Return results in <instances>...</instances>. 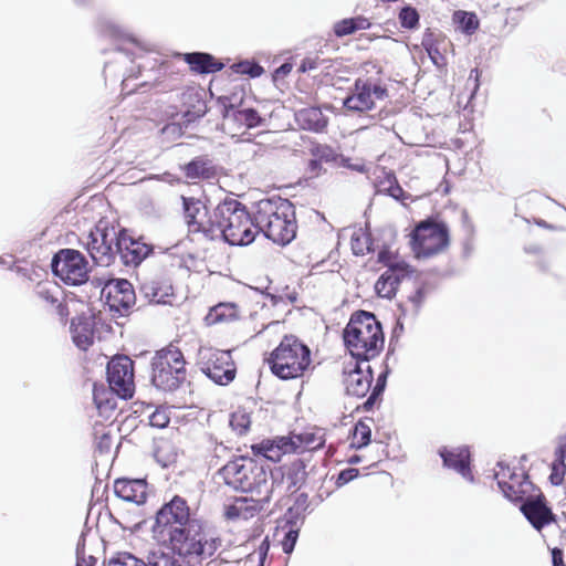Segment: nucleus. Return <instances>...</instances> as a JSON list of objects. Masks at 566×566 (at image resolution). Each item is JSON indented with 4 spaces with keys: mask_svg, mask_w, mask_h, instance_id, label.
<instances>
[{
    "mask_svg": "<svg viewBox=\"0 0 566 566\" xmlns=\"http://www.w3.org/2000/svg\"><path fill=\"white\" fill-rule=\"evenodd\" d=\"M373 371L369 361L357 360L354 368L345 370L344 385L346 392L354 397H365L370 390Z\"/></svg>",
    "mask_w": 566,
    "mask_h": 566,
    "instance_id": "obj_18",
    "label": "nucleus"
},
{
    "mask_svg": "<svg viewBox=\"0 0 566 566\" xmlns=\"http://www.w3.org/2000/svg\"><path fill=\"white\" fill-rule=\"evenodd\" d=\"M169 449H172V446H171L169 442H163V443L157 448V454H158V455H161L166 450H169Z\"/></svg>",
    "mask_w": 566,
    "mask_h": 566,
    "instance_id": "obj_64",
    "label": "nucleus"
},
{
    "mask_svg": "<svg viewBox=\"0 0 566 566\" xmlns=\"http://www.w3.org/2000/svg\"><path fill=\"white\" fill-rule=\"evenodd\" d=\"M256 231L276 244L286 245L296 235L294 206L287 199L274 197L260 200L254 212Z\"/></svg>",
    "mask_w": 566,
    "mask_h": 566,
    "instance_id": "obj_5",
    "label": "nucleus"
},
{
    "mask_svg": "<svg viewBox=\"0 0 566 566\" xmlns=\"http://www.w3.org/2000/svg\"><path fill=\"white\" fill-rule=\"evenodd\" d=\"M169 552L153 553L150 566H202L221 545V539L166 542Z\"/></svg>",
    "mask_w": 566,
    "mask_h": 566,
    "instance_id": "obj_8",
    "label": "nucleus"
},
{
    "mask_svg": "<svg viewBox=\"0 0 566 566\" xmlns=\"http://www.w3.org/2000/svg\"><path fill=\"white\" fill-rule=\"evenodd\" d=\"M294 439L297 446V454L318 450L325 444V434L319 429L294 433Z\"/></svg>",
    "mask_w": 566,
    "mask_h": 566,
    "instance_id": "obj_30",
    "label": "nucleus"
},
{
    "mask_svg": "<svg viewBox=\"0 0 566 566\" xmlns=\"http://www.w3.org/2000/svg\"><path fill=\"white\" fill-rule=\"evenodd\" d=\"M440 455L443 459L444 465L454 469L463 478L469 479L471 481L473 480L472 472L470 469V452L468 449H443L440 452Z\"/></svg>",
    "mask_w": 566,
    "mask_h": 566,
    "instance_id": "obj_27",
    "label": "nucleus"
},
{
    "mask_svg": "<svg viewBox=\"0 0 566 566\" xmlns=\"http://www.w3.org/2000/svg\"><path fill=\"white\" fill-rule=\"evenodd\" d=\"M140 294L149 304L171 305L175 297L172 285L164 276L145 281L139 289Z\"/></svg>",
    "mask_w": 566,
    "mask_h": 566,
    "instance_id": "obj_20",
    "label": "nucleus"
},
{
    "mask_svg": "<svg viewBox=\"0 0 566 566\" xmlns=\"http://www.w3.org/2000/svg\"><path fill=\"white\" fill-rule=\"evenodd\" d=\"M264 361L277 378L296 379L304 376L312 363L311 349L295 335H285Z\"/></svg>",
    "mask_w": 566,
    "mask_h": 566,
    "instance_id": "obj_7",
    "label": "nucleus"
},
{
    "mask_svg": "<svg viewBox=\"0 0 566 566\" xmlns=\"http://www.w3.org/2000/svg\"><path fill=\"white\" fill-rule=\"evenodd\" d=\"M99 33L106 39L115 43L112 51L113 57L105 61V76H116L122 73L123 63L127 61L134 62L139 59L142 62L137 64L138 74L143 71H153L161 64L159 60L149 53H144L138 40L123 25L112 18H101L97 23Z\"/></svg>",
    "mask_w": 566,
    "mask_h": 566,
    "instance_id": "obj_3",
    "label": "nucleus"
},
{
    "mask_svg": "<svg viewBox=\"0 0 566 566\" xmlns=\"http://www.w3.org/2000/svg\"><path fill=\"white\" fill-rule=\"evenodd\" d=\"M306 467L303 459H295L277 469L281 472L282 482L286 485L287 491L294 493L305 484L307 480Z\"/></svg>",
    "mask_w": 566,
    "mask_h": 566,
    "instance_id": "obj_24",
    "label": "nucleus"
},
{
    "mask_svg": "<svg viewBox=\"0 0 566 566\" xmlns=\"http://www.w3.org/2000/svg\"><path fill=\"white\" fill-rule=\"evenodd\" d=\"M243 150L247 154H252L253 156H256V155H262L263 151L265 150V148H264V146H262L260 144H254V143H251L250 140H248L243 144Z\"/></svg>",
    "mask_w": 566,
    "mask_h": 566,
    "instance_id": "obj_56",
    "label": "nucleus"
},
{
    "mask_svg": "<svg viewBox=\"0 0 566 566\" xmlns=\"http://www.w3.org/2000/svg\"><path fill=\"white\" fill-rule=\"evenodd\" d=\"M552 562L553 566H566L564 563V552L558 547L552 549Z\"/></svg>",
    "mask_w": 566,
    "mask_h": 566,
    "instance_id": "obj_59",
    "label": "nucleus"
},
{
    "mask_svg": "<svg viewBox=\"0 0 566 566\" xmlns=\"http://www.w3.org/2000/svg\"><path fill=\"white\" fill-rule=\"evenodd\" d=\"M424 293L422 289H417L413 295L409 296L406 304L400 305L402 315H407V307L411 308L412 314H417L418 308L421 306Z\"/></svg>",
    "mask_w": 566,
    "mask_h": 566,
    "instance_id": "obj_50",
    "label": "nucleus"
},
{
    "mask_svg": "<svg viewBox=\"0 0 566 566\" xmlns=\"http://www.w3.org/2000/svg\"><path fill=\"white\" fill-rule=\"evenodd\" d=\"M185 219L190 233L202 234L208 240L222 239L230 245L252 243L258 234L254 216L235 199H226L212 212L198 199L182 197Z\"/></svg>",
    "mask_w": 566,
    "mask_h": 566,
    "instance_id": "obj_1",
    "label": "nucleus"
},
{
    "mask_svg": "<svg viewBox=\"0 0 566 566\" xmlns=\"http://www.w3.org/2000/svg\"><path fill=\"white\" fill-rule=\"evenodd\" d=\"M114 492L126 502L143 504L147 499V483L140 479L119 478L114 482Z\"/></svg>",
    "mask_w": 566,
    "mask_h": 566,
    "instance_id": "obj_22",
    "label": "nucleus"
},
{
    "mask_svg": "<svg viewBox=\"0 0 566 566\" xmlns=\"http://www.w3.org/2000/svg\"><path fill=\"white\" fill-rule=\"evenodd\" d=\"M321 164H322V161H321V160H318V158H315V157H314L313 159H311V160H310V163H308V168H310V170H311L313 174L318 175V174H319V170H321V168H322V167H321Z\"/></svg>",
    "mask_w": 566,
    "mask_h": 566,
    "instance_id": "obj_62",
    "label": "nucleus"
},
{
    "mask_svg": "<svg viewBox=\"0 0 566 566\" xmlns=\"http://www.w3.org/2000/svg\"><path fill=\"white\" fill-rule=\"evenodd\" d=\"M344 342L357 360L367 363L377 357L385 344L380 321H348L344 329Z\"/></svg>",
    "mask_w": 566,
    "mask_h": 566,
    "instance_id": "obj_9",
    "label": "nucleus"
},
{
    "mask_svg": "<svg viewBox=\"0 0 566 566\" xmlns=\"http://www.w3.org/2000/svg\"><path fill=\"white\" fill-rule=\"evenodd\" d=\"M86 250L92 260L109 266L118 256L126 266H138L154 251L153 245L134 238L127 229L95 227L87 237Z\"/></svg>",
    "mask_w": 566,
    "mask_h": 566,
    "instance_id": "obj_2",
    "label": "nucleus"
},
{
    "mask_svg": "<svg viewBox=\"0 0 566 566\" xmlns=\"http://www.w3.org/2000/svg\"><path fill=\"white\" fill-rule=\"evenodd\" d=\"M184 172L187 178L197 179V178H210L213 175V167L211 161L205 157L199 156L193 158L184 167Z\"/></svg>",
    "mask_w": 566,
    "mask_h": 566,
    "instance_id": "obj_32",
    "label": "nucleus"
},
{
    "mask_svg": "<svg viewBox=\"0 0 566 566\" xmlns=\"http://www.w3.org/2000/svg\"><path fill=\"white\" fill-rule=\"evenodd\" d=\"M449 242L448 226L433 219L420 221L411 232L410 244L418 259L439 254L449 245Z\"/></svg>",
    "mask_w": 566,
    "mask_h": 566,
    "instance_id": "obj_11",
    "label": "nucleus"
},
{
    "mask_svg": "<svg viewBox=\"0 0 566 566\" xmlns=\"http://www.w3.org/2000/svg\"><path fill=\"white\" fill-rule=\"evenodd\" d=\"M370 419L358 420L352 432L349 447L353 449H361L370 443L371 440V428Z\"/></svg>",
    "mask_w": 566,
    "mask_h": 566,
    "instance_id": "obj_33",
    "label": "nucleus"
},
{
    "mask_svg": "<svg viewBox=\"0 0 566 566\" xmlns=\"http://www.w3.org/2000/svg\"><path fill=\"white\" fill-rule=\"evenodd\" d=\"M52 272L69 285H81L88 280L87 261L77 250L62 249L51 261Z\"/></svg>",
    "mask_w": 566,
    "mask_h": 566,
    "instance_id": "obj_12",
    "label": "nucleus"
},
{
    "mask_svg": "<svg viewBox=\"0 0 566 566\" xmlns=\"http://www.w3.org/2000/svg\"><path fill=\"white\" fill-rule=\"evenodd\" d=\"M311 155L318 158L322 163L335 164V160L339 158V154L331 146L316 144L311 149Z\"/></svg>",
    "mask_w": 566,
    "mask_h": 566,
    "instance_id": "obj_41",
    "label": "nucleus"
},
{
    "mask_svg": "<svg viewBox=\"0 0 566 566\" xmlns=\"http://www.w3.org/2000/svg\"><path fill=\"white\" fill-rule=\"evenodd\" d=\"M555 459L565 461L566 460V434L558 438V446L555 450Z\"/></svg>",
    "mask_w": 566,
    "mask_h": 566,
    "instance_id": "obj_55",
    "label": "nucleus"
},
{
    "mask_svg": "<svg viewBox=\"0 0 566 566\" xmlns=\"http://www.w3.org/2000/svg\"><path fill=\"white\" fill-rule=\"evenodd\" d=\"M224 125L233 128H254L263 123V118L251 107L241 108L234 105H224L223 107Z\"/></svg>",
    "mask_w": 566,
    "mask_h": 566,
    "instance_id": "obj_21",
    "label": "nucleus"
},
{
    "mask_svg": "<svg viewBox=\"0 0 566 566\" xmlns=\"http://www.w3.org/2000/svg\"><path fill=\"white\" fill-rule=\"evenodd\" d=\"M35 294L39 298L49 304H57L59 295L61 294L60 286L51 282H41L35 287Z\"/></svg>",
    "mask_w": 566,
    "mask_h": 566,
    "instance_id": "obj_37",
    "label": "nucleus"
},
{
    "mask_svg": "<svg viewBox=\"0 0 566 566\" xmlns=\"http://www.w3.org/2000/svg\"><path fill=\"white\" fill-rule=\"evenodd\" d=\"M106 374L112 392L123 399H130L134 396V361L128 356H114L107 364Z\"/></svg>",
    "mask_w": 566,
    "mask_h": 566,
    "instance_id": "obj_14",
    "label": "nucleus"
},
{
    "mask_svg": "<svg viewBox=\"0 0 566 566\" xmlns=\"http://www.w3.org/2000/svg\"><path fill=\"white\" fill-rule=\"evenodd\" d=\"M182 59L190 70L198 74L216 73L224 67L222 62L217 61L213 55L206 52L184 53Z\"/></svg>",
    "mask_w": 566,
    "mask_h": 566,
    "instance_id": "obj_25",
    "label": "nucleus"
},
{
    "mask_svg": "<svg viewBox=\"0 0 566 566\" xmlns=\"http://www.w3.org/2000/svg\"><path fill=\"white\" fill-rule=\"evenodd\" d=\"M170 422V416L167 409L156 408L155 411L149 416V424L154 428L163 429L166 428Z\"/></svg>",
    "mask_w": 566,
    "mask_h": 566,
    "instance_id": "obj_48",
    "label": "nucleus"
},
{
    "mask_svg": "<svg viewBox=\"0 0 566 566\" xmlns=\"http://www.w3.org/2000/svg\"><path fill=\"white\" fill-rule=\"evenodd\" d=\"M399 22L405 29H415L419 23L418 11L410 6L403 7L399 12Z\"/></svg>",
    "mask_w": 566,
    "mask_h": 566,
    "instance_id": "obj_46",
    "label": "nucleus"
},
{
    "mask_svg": "<svg viewBox=\"0 0 566 566\" xmlns=\"http://www.w3.org/2000/svg\"><path fill=\"white\" fill-rule=\"evenodd\" d=\"M334 166L349 168V169L358 171V172L365 171L364 164L353 165V164H350V159L348 157L343 156L342 154H339V158L337 160H335Z\"/></svg>",
    "mask_w": 566,
    "mask_h": 566,
    "instance_id": "obj_53",
    "label": "nucleus"
},
{
    "mask_svg": "<svg viewBox=\"0 0 566 566\" xmlns=\"http://www.w3.org/2000/svg\"><path fill=\"white\" fill-rule=\"evenodd\" d=\"M566 474V463L565 461L554 460L552 464V472L549 475V481L553 485H560L564 481Z\"/></svg>",
    "mask_w": 566,
    "mask_h": 566,
    "instance_id": "obj_51",
    "label": "nucleus"
},
{
    "mask_svg": "<svg viewBox=\"0 0 566 566\" xmlns=\"http://www.w3.org/2000/svg\"><path fill=\"white\" fill-rule=\"evenodd\" d=\"M453 21L465 34H473L479 28V19L473 12L458 10L453 13Z\"/></svg>",
    "mask_w": 566,
    "mask_h": 566,
    "instance_id": "obj_35",
    "label": "nucleus"
},
{
    "mask_svg": "<svg viewBox=\"0 0 566 566\" xmlns=\"http://www.w3.org/2000/svg\"><path fill=\"white\" fill-rule=\"evenodd\" d=\"M106 566H148L143 559L128 552H119L111 557Z\"/></svg>",
    "mask_w": 566,
    "mask_h": 566,
    "instance_id": "obj_42",
    "label": "nucleus"
},
{
    "mask_svg": "<svg viewBox=\"0 0 566 566\" xmlns=\"http://www.w3.org/2000/svg\"><path fill=\"white\" fill-rule=\"evenodd\" d=\"M375 187L377 193L390 196L398 201H403L409 198V195L400 187L392 172H384L382 178L376 181Z\"/></svg>",
    "mask_w": 566,
    "mask_h": 566,
    "instance_id": "obj_31",
    "label": "nucleus"
},
{
    "mask_svg": "<svg viewBox=\"0 0 566 566\" xmlns=\"http://www.w3.org/2000/svg\"><path fill=\"white\" fill-rule=\"evenodd\" d=\"M136 301V295L133 285L125 279L116 280L109 291V306L111 308L119 307L127 311Z\"/></svg>",
    "mask_w": 566,
    "mask_h": 566,
    "instance_id": "obj_26",
    "label": "nucleus"
},
{
    "mask_svg": "<svg viewBox=\"0 0 566 566\" xmlns=\"http://www.w3.org/2000/svg\"><path fill=\"white\" fill-rule=\"evenodd\" d=\"M378 261L388 266L375 283V291L378 296L391 298L397 291L398 284L409 277L411 270L405 261H391L388 251H380Z\"/></svg>",
    "mask_w": 566,
    "mask_h": 566,
    "instance_id": "obj_16",
    "label": "nucleus"
},
{
    "mask_svg": "<svg viewBox=\"0 0 566 566\" xmlns=\"http://www.w3.org/2000/svg\"><path fill=\"white\" fill-rule=\"evenodd\" d=\"M333 32L337 38L352 35L356 32L353 18H345L334 23Z\"/></svg>",
    "mask_w": 566,
    "mask_h": 566,
    "instance_id": "obj_49",
    "label": "nucleus"
},
{
    "mask_svg": "<svg viewBox=\"0 0 566 566\" xmlns=\"http://www.w3.org/2000/svg\"><path fill=\"white\" fill-rule=\"evenodd\" d=\"M274 440L277 444L282 458L286 454H297V446L294 439V432H291L289 436H276L274 437Z\"/></svg>",
    "mask_w": 566,
    "mask_h": 566,
    "instance_id": "obj_45",
    "label": "nucleus"
},
{
    "mask_svg": "<svg viewBox=\"0 0 566 566\" xmlns=\"http://www.w3.org/2000/svg\"><path fill=\"white\" fill-rule=\"evenodd\" d=\"M186 379V360L178 347L170 344L167 348L157 352L153 360L154 386L164 391H175Z\"/></svg>",
    "mask_w": 566,
    "mask_h": 566,
    "instance_id": "obj_10",
    "label": "nucleus"
},
{
    "mask_svg": "<svg viewBox=\"0 0 566 566\" xmlns=\"http://www.w3.org/2000/svg\"><path fill=\"white\" fill-rule=\"evenodd\" d=\"M332 66V60L323 59L318 54L308 55L304 57L298 66L302 73L321 70L322 73L328 74V69Z\"/></svg>",
    "mask_w": 566,
    "mask_h": 566,
    "instance_id": "obj_36",
    "label": "nucleus"
},
{
    "mask_svg": "<svg viewBox=\"0 0 566 566\" xmlns=\"http://www.w3.org/2000/svg\"><path fill=\"white\" fill-rule=\"evenodd\" d=\"M422 45L428 52V55L430 56L433 64L439 66L440 64L444 63V59L439 51L438 44L433 43L432 41V33L424 34Z\"/></svg>",
    "mask_w": 566,
    "mask_h": 566,
    "instance_id": "obj_47",
    "label": "nucleus"
},
{
    "mask_svg": "<svg viewBox=\"0 0 566 566\" xmlns=\"http://www.w3.org/2000/svg\"><path fill=\"white\" fill-rule=\"evenodd\" d=\"M230 426L238 434H245L251 426L250 413L244 409H237L231 413Z\"/></svg>",
    "mask_w": 566,
    "mask_h": 566,
    "instance_id": "obj_39",
    "label": "nucleus"
},
{
    "mask_svg": "<svg viewBox=\"0 0 566 566\" xmlns=\"http://www.w3.org/2000/svg\"><path fill=\"white\" fill-rule=\"evenodd\" d=\"M251 450L254 455H262L272 462H280L282 459L274 438L263 439L261 442L252 444Z\"/></svg>",
    "mask_w": 566,
    "mask_h": 566,
    "instance_id": "obj_34",
    "label": "nucleus"
},
{
    "mask_svg": "<svg viewBox=\"0 0 566 566\" xmlns=\"http://www.w3.org/2000/svg\"><path fill=\"white\" fill-rule=\"evenodd\" d=\"M153 533L163 543L220 539L219 537L208 536L205 532L193 528L190 507L187 501L179 495H175L158 510L153 526Z\"/></svg>",
    "mask_w": 566,
    "mask_h": 566,
    "instance_id": "obj_4",
    "label": "nucleus"
},
{
    "mask_svg": "<svg viewBox=\"0 0 566 566\" xmlns=\"http://www.w3.org/2000/svg\"><path fill=\"white\" fill-rule=\"evenodd\" d=\"M521 511L531 525L541 531L545 526L556 522V515L547 505L545 495L539 489L531 493L522 501Z\"/></svg>",
    "mask_w": 566,
    "mask_h": 566,
    "instance_id": "obj_17",
    "label": "nucleus"
},
{
    "mask_svg": "<svg viewBox=\"0 0 566 566\" xmlns=\"http://www.w3.org/2000/svg\"><path fill=\"white\" fill-rule=\"evenodd\" d=\"M479 75H480V72H479V70H478V69H473V70H471V73H470V77H469V80L474 78V81H475V83H474V91H475V90H478V87H479V83H478V81H479Z\"/></svg>",
    "mask_w": 566,
    "mask_h": 566,
    "instance_id": "obj_63",
    "label": "nucleus"
},
{
    "mask_svg": "<svg viewBox=\"0 0 566 566\" xmlns=\"http://www.w3.org/2000/svg\"><path fill=\"white\" fill-rule=\"evenodd\" d=\"M353 21L356 32L360 30H368L371 27L369 19L364 15L353 17Z\"/></svg>",
    "mask_w": 566,
    "mask_h": 566,
    "instance_id": "obj_58",
    "label": "nucleus"
},
{
    "mask_svg": "<svg viewBox=\"0 0 566 566\" xmlns=\"http://www.w3.org/2000/svg\"><path fill=\"white\" fill-rule=\"evenodd\" d=\"M93 400L99 412L106 411L107 409H114L115 407V403L112 399L111 389L108 390L103 385H94Z\"/></svg>",
    "mask_w": 566,
    "mask_h": 566,
    "instance_id": "obj_38",
    "label": "nucleus"
},
{
    "mask_svg": "<svg viewBox=\"0 0 566 566\" xmlns=\"http://www.w3.org/2000/svg\"><path fill=\"white\" fill-rule=\"evenodd\" d=\"M238 315L234 303H220L211 307L205 318H238Z\"/></svg>",
    "mask_w": 566,
    "mask_h": 566,
    "instance_id": "obj_43",
    "label": "nucleus"
},
{
    "mask_svg": "<svg viewBox=\"0 0 566 566\" xmlns=\"http://www.w3.org/2000/svg\"><path fill=\"white\" fill-rule=\"evenodd\" d=\"M94 321H72L71 333L75 345L81 349H87L94 340Z\"/></svg>",
    "mask_w": 566,
    "mask_h": 566,
    "instance_id": "obj_29",
    "label": "nucleus"
},
{
    "mask_svg": "<svg viewBox=\"0 0 566 566\" xmlns=\"http://www.w3.org/2000/svg\"><path fill=\"white\" fill-rule=\"evenodd\" d=\"M265 502L264 496L259 500L234 497L231 503L224 505V518L231 522L249 521L260 513Z\"/></svg>",
    "mask_w": 566,
    "mask_h": 566,
    "instance_id": "obj_19",
    "label": "nucleus"
},
{
    "mask_svg": "<svg viewBox=\"0 0 566 566\" xmlns=\"http://www.w3.org/2000/svg\"><path fill=\"white\" fill-rule=\"evenodd\" d=\"M358 475H359L358 469L348 468V469L342 470L337 475L335 484L337 488H342L345 484L349 483L350 481L355 480Z\"/></svg>",
    "mask_w": 566,
    "mask_h": 566,
    "instance_id": "obj_52",
    "label": "nucleus"
},
{
    "mask_svg": "<svg viewBox=\"0 0 566 566\" xmlns=\"http://www.w3.org/2000/svg\"><path fill=\"white\" fill-rule=\"evenodd\" d=\"M231 70L237 74L249 75L250 77H259L264 72V69L258 62L250 60L233 63Z\"/></svg>",
    "mask_w": 566,
    "mask_h": 566,
    "instance_id": "obj_40",
    "label": "nucleus"
},
{
    "mask_svg": "<svg viewBox=\"0 0 566 566\" xmlns=\"http://www.w3.org/2000/svg\"><path fill=\"white\" fill-rule=\"evenodd\" d=\"M497 467L495 479L499 488L510 501L522 502L536 491L528 474L522 468L510 467L502 462Z\"/></svg>",
    "mask_w": 566,
    "mask_h": 566,
    "instance_id": "obj_13",
    "label": "nucleus"
},
{
    "mask_svg": "<svg viewBox=\"0 0 566 566\" xmlns=\"http://www.w3.org/2000/svg\"><path fill=\"white\" fill-rule=\"evenodd\" d=\"M382 390V385H379V382L375 386L371 395L368 397V399L364 402L363 407L366 411L370 410L378 397V395Z\"/></svg>",
    "mask_w": 566,
    "mask_h": 566,
    "instance_id": "obj_57",
    "label": "nucleus"
},
{
    "mask_svg": "<svg viewBox=\"0 0 566 566\" xmlns=\"http://www.w3.org/2000/svg\"><path fill=\"white\" fill-rule=\"evenodd\" d=\"M350 243L355 255H365L373 250L370 238L364 232L354 233Z\"/></svg>",
    "mask_w": 566,
    "mask_h": 566,
    "instance_id": "obj_44",
    "label": "nucleus"
},
{
    "mask_svg": "<svg viewBox=\"0 0 566 566\" xmlns=\"http://www.w3.org/2000/svg\"><path fill=\"white\" fill-rule=\"evenodd\" d=\"M200 369L214 382L229 384L235 376L234 364L229 352L214 348L199 350Z\"/></svg>",
    "mask_w": 566,
    "mask_h": 566,
    "instance_id": "obj_15",
    "label": "nucleus"
},
{
    "mask_svg": "<svg viewBox=\"0 0 566 566\" xmlns=\"http://www.w3.org/2000/svg\"><path fill=\"white\" fill-rule=\"evenodd\" d=\"M77 563L83 564V566H96L97 559L92 555L82 556V557H77Z\"/></svg>",
    "mask_w": 566,
    "mask_h": 566,
    "instance_id": "obj_61",
    "label": "nucleus"
},
{
    "mask_svg": "<svg viewBox=\"0 0 566 566\" xmlns=\"http://www.w3.org/2000/svg\"><path fill=\"white\" fill-rule=\"evenodd\" d=\"M370 95L375 99H385L388 96L387 88L379 84H371L369 82Z\"/></svg>",
    "mask_w": 566,
    "mask_h": 566,
    "instance_id": "obj_54",
    "label": "nucleus"
},
{
    "mask_svg": "<svg viewBox=\"0 0 566 566\" xmlns=\"http://www.w3.org/2000/svg\"><path fill=\"white\" fill-rule=\"evenodd\" d=\"M349 318H377L376 315L371 312H367L364 310L355 311Z\"/></svg>",
    "mask_w": 566,
    "mask_h": 566,
    "instance_id": "obj_60",
    "label": "nucleus"
},
{
    "mask_svg": "<svg viewBox=\"0 0 566 566\" xmlns=\"http://www.w3.org/2000/svg\"><path fill=\"white\" fill-rule=\"evenodd\" d=\"M295 119L300 127L315 133L323 132L328 123L327 117L318 107L302 108L295 114Z\"/></svg>",
    "mask_w": 566,
    "mask_h": 566,
    "instance_id": "obj_28",
    "label": "nucleus"
},
{
    "mask_svg": "<svg viewBox=\"0 0 566 566\" xmlns=\"http://www.w3.org/2000/svg\"><path fill=\"white\" fill-rule=\"evenodd\" d=\"M346 109L352 112H367L374 108L375 102L370 95L369 81L356 80L355 87L343 102Z\"/></svg>",
    "mask_w": 566,
    "mask_h": 566,
    "instance_id": "obj_23",
    "label": "nucleus"
},
{
    "mask_svg": "<svg viewBox=\"0 0 566 566\" xmlns=\"http://www.w3.org/2000/svg\"><path fill=\"white\" fill-rule=\"evenodd\" d=\"M218 475L229 488L244 492L263 494L270 500L271 485L265 467L248 455H235L218 471Z\"/></svg>",
    "mask_w": 566,
    "mask_h": 566,
    "instance_id": "obj_6",
    "label": "nucleus"
}]
</instances>
